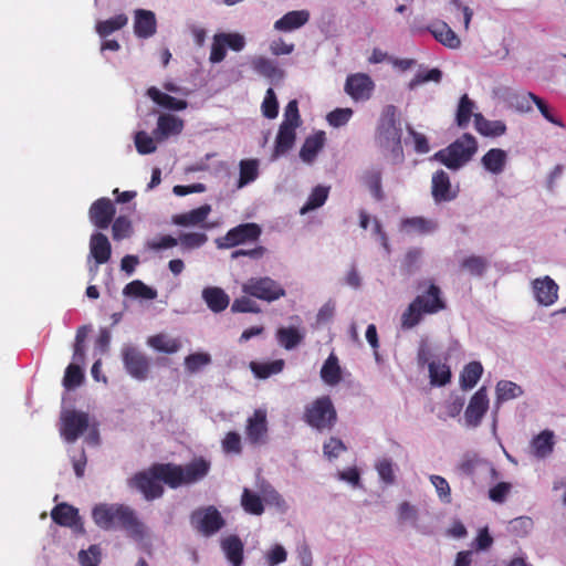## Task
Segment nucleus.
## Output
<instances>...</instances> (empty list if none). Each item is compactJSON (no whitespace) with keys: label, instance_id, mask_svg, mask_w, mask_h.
Instances as JSON below:
<instances>
[{"label":"nucleus","instance_id":"54","mask_svg":"<svg viewBox=\"0 0 566 566\" xmlns=\"http://www.w3.org/2000/svg\"><path fill=\"white\" fill-rule=\"evenodd\" d=\"M136 150L140 155H148L156 151L157 146L155 138L149 136L146 132L139 130L134 136Z\"/></svg>","mask_w":566,"mask_h":566},{"label":"nucleus","instance_id":"10","mask_svg":"<svg viewBox=\"0 0 566 566\" xmlns=\"http://www.w3.org/2000/svg\"><path fill=\"white\" fill-rule=\"evenodd\" d=\"M261 227L256 223H241L230 229L224 237L217 240L220 249H231L250 241H255L261 235Z\"/></svg>","mask_w":566,"mask_h":566},{"label":"nucleus","instance_id":"26","mask_svg":"<svg viewBox=\"0 0 566 566\" xmlns=\"http://www.w3.org/2000/svg\"><path fill=\"white\" fill-rule=\"evenodd\" d=\"M507 161V154L501 148H491L481 158L484 169L493 175L503 172Z\"/></svg>","mask_w":566,"mask_h":566},{"label":"nucleus","instance_id":"29","mask_svg":"<svg viewBox=\"0 0 566 566\" xmlns=\"http://www.w3.org/2000/svg\"><path fill=\"white\" fill-rule=\"evenodd\" d=\"M429 31L438 42L449 49H458L461 44L459 36L446 22L433 23Z\"/></svg>","mask_w":566,"mask_h":566},{"label":"nucleus","instance_id":"34","mask_svg":"<svg viewBox=\"0 0 566 566\" xmlns=\"http://www.w3.org/2000/svg\"><path fill=\"white\" fill-rule=\"evenodd\" d=\"M147 95L159 106L171 109L182 111L187 108V102L185 99L176 98L169 94L163 93L157 87L151 86L147 90Z\"/></svg>","mask_w":566,"mask_h":566},{"label":"nucleus","instance_id":"4","mask_svg":"<svg viewBox=\"0 0 566 566\" xmlns=\"http://www.w3.org/2000/svg\"><path fill=\"white\" fill-rule=\"evenodd\" d=\"M478 151L476 138L470 133H464L448 147L440 149L433 155L448 169L457 171L465 166Z\"/></svg>","mask_w":566,"mask_h":566},{"label":"nucleus","instance_id":"19","mask_svg":"<svg viewBox=\"0 0 566 566\" xmlns=\"http://www.w3.org/2000/svg\"><path fill=\"white\" fill-rule=\"evenodd\" d=\"M536 301L544 306L554 304L558 297V285L549 276L533 282Z\"/></svg>","mask_w":566,"mask_h":566},{"label":"nucleus","instance_id":"24","mask_svg":"<svg viewBox=\"0 0 566 566\" xmlns=\"http://www.w3.org/2000/svg\"><path fill=\"white\" fill-rule=\"evenodd\" d=\"M202 298L206 302L209 310L214 313L224 311L230 303L229 295L217 286H208L202 290Z\"/></svg>","mask_w":566,"mask_h":566},{"label":"nucleus","instance_id":"42","mask_svg":"<svg viewBox=\"0 0 566 566\" xmlns=\"http://www.w3.org/2000/svg\"><path fill=\"white\" fill-rule=\"evenodd\" d=\"M124 295L136 298L154 300L157 297V291L146 285L140 280H134L126 284L123 290Z\"/></svg>","mask_w":566,"mask_h":566},{"label":"nucleus","instance_id":"44","mask_svg":"<svg viewBox=\"0 0 566 566\" xmlns=\"http://www.w3.org/2000/svg\"><path fill=\"white\" fill-rule=\"evenodd\" d=\"M239 188H242L248 184L253 182L259 176V161L256 159H242L239 164Z\"/></svg>","mask_w":566,"mask_h":566},{"label":"nucleus","instance_id":"21","mask_svg":"<svg viewBox=\"0 0 566 566\" xmlns=\"http://www.w3.org/2000/svg\"><path fill=\"white\" fill-rule=\"evenodd\" d=\"M184 129V120L171 114H163L158 117L157 127L154 130L157 140H164L171 135H179Z\"/></svg>","mask_w":566,"mask_h":566},{"label":"nucleus","instance_id":"43","mask_svg":"<svg viewBox=\"0 0 566 566\" xmlns=\"http://www.w3.org/2000/svg\"><path fill=\"white\" fill-rule=\"evenodd\" d=\"M428 367L431 385L441 387L450 382L451 369L447 364L433 360Z\"/></svg>","mask_w":566,"mask_h":566},{"label":"nucleus","instance_id":"9","mask_svg":"<svg viewBox=\"0 0 566 566\" xmlns=\"http://www.w3.org/2000/svg\"><path fill=\"white\" fill-rule=\"evenodd\" d=\"M244 46L245 40L240 33H216L212 38L209 61L213 64L220 63L226 59L227 48L240 52Z\"/></svg>","mask_w":566,"mask_h":566},{"label":"nucleus","instance_id":"1","mask_svg":"<svg viewBox=\"0 0 566 566\" xmlns=\"http://www.w3.org/2000/svg\"><path fill=\"white\" fill-rule=\"evenodd\" d=\"M210 470V462L196 458L186 465L175 463H155L147 471L136 473L128 482L130 488L138 490L147 501L164 494V482L170 489H178L202 480Z\"/></svg>","mask_w":566,"mask_h":566},{"label":"nucleus","instance_id":"62","mask_svg":"<svg viewBox=\"0 0 566 566\" xmlns=\"http://www.w3.org/2000/svg\"><path fill=\"white\" fill-rule=\"evenodd\" d=\"M233 313H260L261 308L248 296L235 298L231 305Z\"/></svg>","mask_w":566,"mask_h":566},{"label":"nucleus","instance_id":"17","mask_svg":"<svg viewBox=\"0 0 566 566\" xmlns=\"http://www.w3.org/2000/svg\"><path fill=\"white\" fill-rule=\"evenodd\" d=\"M374 90V83L367 74L349 75L345 83V92L355 101L368 99Z\"/></svg>","mask_w":566,"mask_h":566},{"label":"nucleus","instance_id":"15","mask_svg":"<svg viewBox=\"0 0 566 566\" xmlns=\"http://www.w3.org/2000/svg\"><path fill=\"white\" fill-rule=\"evenodd\" d=\"M116 209L111 199L103 197L95 200L88 210L91 222L98 229H107L112 223Z\"/></svg>","mask_w":566,"mask_h":566},{"label":"nucleus","instance_id":"38","mask_svg":"<svg viewBox=\"0 0 566 566\" xmlns=\"http://www.w3.org/2000/svg\"><path fill=\"white\" fill-rule=\"evenodd\" d=\"M127 23L128 17L125 13H119L107 20L98 21L95 25V31L102 39H106L112 33L126 27Z\"/></svg>","mask_w":566,"mask_h":566},{"label":"nucleus","instance_id":"12","mask_svg":"<svg viewBox=\"0 0 566 566\" xmlns=\"http://www.w3.org/2000/svg\"><path fill=\"white\" fill-rule=\"evenodd\" d=\"M489 410V398L486 388L483 386L470 398L464 411V419L468 427L476 428Z\"/></svg>","mask_w":566,"mask_h":566},{"label":"nucleus","instance_id":"51","mask_svg":"<svg viewBox=\"0 0 566 566\" xmlns=\"http://www.w3.org/2000/svg\"><path fill=\"white\" fill-rule=\"evenodd\" d=\"M402 228L417 233H429L436 229V223L422 217H413L402 221Z\"/></svg>","mask_w":566,"mask_h":566},{"label":"nucleus","instance_id":"33","mask_svg":"<svg viewBox=\"0 0 566 566\" xmlns=\"http://www.w3.org/2000/svg\"><path fill=\"white\" fill-rule=\"evenodd\" d=\"M554 433L551 430H544L531 441L533 454L538 459L548 457L554 449Z\"/></svg>","mask_w":566,"mask_h":566},{"label":"nucleus","instance_id":"61","mask_svg":"<svg viewBox=\"0 0 566 566\" xmlns=\"http://www.w3.org/2000/svg\"><path fill=\"white\" fill-rule=\"evenodd\" d=\"M221 446L226 453L239 454L242 452L241 437L235 431H229L222 439Z\"/></svg>","mask_w":566,"mask_h":566},{"label":"nucleus","instance_id":"22","mask_svg":"<svg viewBox=\"0 0 566 566\" xmlns=\"http://www.w3.org/2000/svg\"><path fill=\"white\" fill-rule=\"evenodd\" d=\"M90 254L96 264L106 263L112 255V245L105 234L95 232L90 238Z\"/></svg>","mask_w":566,"mask_h":566},{"label":"nucleus","instance_id":"11","mask_svg":"<svg viewBox=\"0 0 566 566\" xmlns=\"http://www.w3.org/2000/svg\"><path fill=\"white\" fill-rule=\"evenodd\" d=\"M122 359L126 371L137 380L147 379L150 371L149 358L139 349L133 346H125L122 349Z\"/></svg>","mask_w":566,"mask_h":566},{"label":"nucleus","instance_id":"64","mask_svg":"<svg viewBox=\"0 0 566 566\" xmlns=\"http://www.w3.org/2000/svg\"><path fill=\"white\" fill-rule=\"evenodd\" d=\"M99 548L96 545L90 546L87 551L78 553V559L82 566H97L99 563Z\"/></svg>","mask_w":566,"mask_h":566},{"label":"nucleus","instance_id":"13","mask_svg":"<svg viewBox=\"0 0 566 566\" xmlns=\"http://www.w3.org/2000/svg\"><path fill=\"white\" fill-rule=\"evenodd\" d=\"M268 431L266 411L264 409H255L253 415L247 420V440L252 446L263 444L266 442Z\"/></svg>","mask_w":566,"mask_h":566},{"label":"nucleus","instance_id":"56","mask_svg":"<svg viewBox=\"0 0 566 566\" xmlns=\"http://www.w3.org/2000/svg\"><path fill=\"white\" fill-rule=\"evenodd\" d=\"M261 111L264 117L273 119L279 114V102L273 88H268L264 99L261 105Z\"/></svg>","mask_w":566,"mask_h":566},{"label":"nucleus","instance_id":"59","mask_svg":"<svg viewBox=\"0 0 566 566\" xmlns=\"http://www.w3.org/2000/svg\"><path fill=\"white\" fill-rule=\"evenodd\" d=\"M442 77V72L439 69H431L427 72H419L416 76L409 82V90H415L419 85L426 82H440Z\"/></svg>","mask_w":566,"mask_h":566},{"label":"nucleus","instance_id":"55","mask_svg":"<svg viewBox=\"0 0 566 566\" xmlns=\"http://www.w3.org/2000/svg\"><path fill=\"white\" fill-rule=\"evenodd\" d=\"M208 241V237L202 232H186L178 238L182 249L192 250L202 247Z\"/></svg>","mask_w":566,"mask_h":566},{"label":"nucleus","instance_id":"47","mask_svg":"<svg viewBox=\"0 0 566 566\" xmlns=\"http://www.w3.org/2000/svg\"><path fill=\"white\" fill-rule=\"evenodd\" d=\"M148 345L158 352L167 354H174L180 348V342L178 339L169 338L163 334L149 337Z\"/></svg>","mask_w":566,"mask_h":566},{"label":"nucleus","instance_id":"46","mask_svg":"<svg viewBox=\"0 0 566 566\" xmlns=\"http://www.w3.org/2000/svg\"><path fill=\"white\" fill-rule=\"evenodd\" d=\"M276 337L280 345L287 350L295 348L303 340V335L295 327L279 328Z\"/></svg>","mask_w":566,"mask_h":566},{"label":"nucleus","instance_id":"41","mask_svg":"<svg viewBox=\"0 0 566 566\" xmlns=\"http://www.w3.org/2000/svg\"><path fill=\"white\" fill-rule=\"evenodd\" d=\"M284 368V360L276 359L269 363L251 361L250 369L255 377L260 379H266L272 375L281 373Z\"/></svg>","mask_w":566,"mask_h":566},{"label":"nucleus","instance_id":"60","mask_svg":"<svg viewBox=\"0 0 566 566\" xmlns=\"http://www.w3.org/2000/svg\"><path fill=\"white\" fill-rule=\"evenodd\" d=\"M430 481L436 488L439 499L443 503H451V489L448 481L443 476L436 474L430 475Z\"/></svg>","mask_w":566,"mask_h":566},{"label":"nucleus","instance_id":"14","mask_svg":"<svg viewBox=\"0 0 566 566\" xmlns=\"http://www.w3.org/2000/svg\"><path fill=\"white\" fill-rule=\"evenodd\" d=\"M459 189L453 188L449 175L439 169L431 178V196L436 203L450 202L458 197Z\"/></svg>","mask_w":566,"mask_h":566},{"label":"nucleus","instance_id":"50","mask_svg":"<svg viewBox=\"0 0 566 566\" xmlns=\"http://www.w3.org/2000/svg\"><path fill=\"white\" fill-rule=\"evenodd\" d=\"M523 394L522 388L510 380H501L496 385V398L499 401H506L520 397Z\"/></svg>","mask_w":566,"mask_h":566},{"label":"nucleus","instance_id":"7","mask_svg":"<svg viewBox=\"0 0 566 566\" xmlns=\"http://www.w3.org/2000/svg\"><path fill=\"white\" fill-rule=\"evenodd\" d=\"M90 417L87 412L77 410H65L61 415L60 432L63 439L75 442L88 428Z\"/></svg>","mask_w":566,"mask_h":566},{"label":"nucleus","instance_id":"31","mask_svg":"<svg viewBox=\"0 0 566 566\" xmlns=\"http://www.w3.org/2000/svg\"><path fill=\"white\" fill-rule=\"evenodd\" d=\"M474 126L481 135L488 137H499L506 132L504 122L486 119L481 113L474 115Z\"/></svg>","mask_w":566,"mask_h":566},{"label":"nucleus","instance_id":"8","mask_svg":"<svg viewBox=\"0 0 566 566\" xmlns=\"http://www.w3.org/2000/svg\"><path fill=\"white\" fill-rule=\"evenodd\" d=\"M190 520L193 527L205 536L216 534L226 525L224 518L212 505L196 510Z\"/></svg>","mask_w":566,"mask_h":566},{"label":"nucleus","instance_id":"49","mask_svg":"<svg viewBox=\"0 0 566 566\" xmlns=\"http://www.w3.org/2000/svg\"><path fill=\"white\" fill-rule=\"evenodd\" d=\"M84 380V373L80 365L70 364L64 373L63 386L67 390L75 389L81 386Z\"/></svg>","mask_w":566,"mask_h":566},{"label":"nucleus","instance_id":"25","mask_svg":"<svg viewBox=\"0 0 566 566\" xmlns=\"http://www.w3.org/2000/svg\"><path fill=\"white\" fill-rule=\"evenodd\" d=\"M296 139V127L281 124L279 127L277 135L275 137L273 156L275 158L286 154L295 144Z\"/></svg>","mask_w":566,"mask_h":566},{"label":"nucleus","instance_id":"36","mask_svg":"<svg viewBox=\"0 0 566 566\" xmlns=\"http://www.w3.org/2000/svg\"><path fill=\"white\" fill-rule=\"evenodd\" d=\"M253 70L260 75L270 80H282L284 72L276 63L268 57L258 56L252 61Z\"/></svg>","mask_w":566,"mask_h":566},{"label":"nucleus","instance_id":"32","mask_svg":"<svg viewBox=\"0 0 566 566\" xmlns=\"http://www.w3.org/2000/svg\"><path fill=\"white\" fill-rule=\"evenodd\" d=\"M118 504H98L93 509L92 516L97 526L104 530L115 527V512Z\"/></svg>","mask_w":566,"mask_h":566},{"label":"nucleus","instance_id":"18","mask_svg":"<svg viewBox=\"0 0 566 566\" xmlns=\"http://www.w3.org/2000/svg\"><path fill=\"white\" fill-rule=\"evenodd\" d=\"M134 33L137 38L148 39L157 31L156 15L150 10L136 9L134 11Z\"/></svg>","mask_w":566,"mask_h":566},{"label":"nucleus","instance_id":"6","mask_svg":"<svg viewBox=\"0 0 566 566\" xmlns=\"http://www.w3.org/2000/svg\"><path fill=\"white\" fill-rule=\"evenodd\" d=\"M242 292L268 303L285 296L284 287L270 276H253L242 284Z\"/></svg>","mask_w":566,"mask_h":566},{"label":"nucleus","instance_id":"2","mask_svg":"<svg viewBox=\"0 0 566 566\" xmlns=\"http://www.w3.org/2000/svg\"><path fill=\"white\" fill-rule=\"evenodd\" d=\"M419 294L409 303L400 317L402 329H412L419 325L426 315H434L447 310L443 292L432 280L418 283Z\"/></svg>","mask_w":566,"mask_h":566},{"label":"nucleus","instance_id":"52","mask_svg":"<svg viewBox=\"0 0 566 566\" xmlns=\"http://www.w3.org/2000/svg\"><path fill=\"white\" fill-rule=\"evenodd\" d=\"M523 99H525V101L532 99L546 120H548L549 123H552L556 126L564 127L563 122L551 112V108L548 107V105L545 103V101L543 98L538 97L537 95H535L531 92H526Z\"/></svg>","mask_w":566,"mask_h":566},{"label":"nucleus","instance_id":"3","mask_svg":"<svg viewBox=\"0 0 566 566\" xmlns=\"http://www.w3.org/2000/svg\"><path fill=\"white\" fill-rule=\"evenodd\" d=\"M400 113L395 105H386L380 114L375 140L378 147L389 151L396 160H401L403 149L401 143Z\"/></svg>","mask_w":566,"mask_h":566},{"label":"nucleus","instance_id":"23","mask_svg":"<svg viewBox=\"0 0 566 566\" xmlns=\"http://www.w3.org/2000/svg\"><path fill=\"white\" fill-rule=\"evenodd\" d=\"M310 20L307 10L290 11L274 23V29L281 32H290L296 30Z\"/></svg>","mask_w":566,"mask_h":566},{"label":"nucleus","instance_id":"45","mask_svg":"<svg viewBox=\"0 0 566 566\" xmlns=\"http://www.w3.org/2000/svg\"><path fill=\"white\" fill-rule=\"evenodd\" d=\"M241 505L243 510L252 515H261L264 512L262 499L249 489H243L241 495Z\"/></svg>","mask_w":566,"mask_h":566},{"label":"nucleus","instance_id":"48","mask_svg":"<svg viewBox=\"0 0 566 566\" xmlns=\"http://www.w3.org/2000/svg\"><path fill=\"white\" fill-rule=\"evenodd\" d=\"M328 191V187L316 186L312 190L306 203L301 208V213L304 214L311 210L322 207L327 200Z\"/></svg>","mask_w":566,"mask_h":566},{"label":"nucleus","instance_id":"27","mask_svg":"<svg viewBox=\"0 0 566 566\" xmlns=\"http://www.w3.org/2000/svg\"><path fill=\"white\" fill-rule=\"evenodd\" d=\"M360 180L363 185L368 188L376 201H382L385 199L381 185L382 171L380 168H370L365 170L360 176Z\"/></svg>","mask_w":566,"mask_h":566},{"label":"nucleus","instance_id":"30","mask_svg":"<svg viewBox=\"0 0 566 566\" xmlns=\"http://www.w3.org/2000/svg\"><path fill=\"white\" fill-rule=\"evenodd\" d=\"M222 551L232 566H241L243 563V543L237 535H230L221 541Z\"/></svg>","mask_w":566,"mask_h":566},{"label":"nucleus","instance_id":"57","mask_svg":"<svg viewBox=\"0 0 566 566\" xmlns=\"http://www.w3.org/2000/svg\"><path fill=\"white\" fill-rule=\"evenodd\" d=\"M375 468L377 470V473H378L380 480L385 484L391 485L395 483L396 476H395V471H394V463L390 459H387V458L380 459L376 463Z\"/></svg>","mask_w":566,"mask_h":566},{"label":"nucleus","instance_id":"16","mask_svg":"<svg viewBox=\"0 0 566 566\" xmlns=\"http://www.w3.org/2000/svg\"><path fill=\"white\" fill-rule=\"evenodd\" d=\"M116 526L122 527L135 538H140L144 535V525L136 516L135 511L124 504L117 505V512H115Z\"/></svg>","mask_w":566,"mask_h":566},{"label":"nucleus","instance_id":"37","mask_svg":"<svg viewBox=\"0 0 566 566\" xmlns=\"http://www.w3.org/2000/svg\"><path fill=\"white\" fill-rule=\"evenodd\" d=\"M325 143V133L317 132L314 135L306 137L301 150L300 157L307 163H311L323 148Z\"/></svg>","mask_w":566,"mask_h":566},{"label":"nucleus","instance_id":"20","mask_svg":"<svg viewBox=\"0 0 566 566\" xmlns=\"http://www.w3.org/2000/svg\"><path fill=\"white\" fill-rule=\"evenodd\" d=\"M211 206L206 203L202 205L196 209H192L188 212L175 214L172 217V222L177 226L181 227H195L200 226L205 229L208 228L207 224H205V221L207 220L208 216L211 212Z\"/></svg>","mask_w":566,"mask_h":566},{"label":"nucleus","instance_id":"40","mask_svg":"<svg viewBox=\"0 0 566 566\" xmlns=\"http://www.w3.org/2000/svg\"><path fill=\"white\" fill-rule=\"evenodd\" d=\"M475 104L474 102L468 96V94H463L460 97L457 113H455V123L458 127L460 128H467L470 124L471 118H474Z\"/></svg>","mask_w":566,"mask_h":566},{"label":"nucleus","instance_id":"58","mask_svg":"<svg viewBox=\"0 0 566 566\" xmlns=\"http://www.w3.org/2000/svg\"><path fill=\"white\" fill-rule=\"evenodd\" d=\"M281 124L298 128L302 124V119L298 112V103L296 99H292L287 103L283 114V120Z\"/></svg>","mask_w":566,"mask_h":566},{"label":"nucleus","instance_id":"39","mask_svg":"<svg viewBox=\"0 0 566 566\" xmlns=\"http://www.w3.org/2000/svg\"><path fill=\"white\" fill-rule=\"evenodd\" d=\"M483 374V366L480 361L467 364L460 375V386L463 390L472 389Z\"/></svg>","mask_w":566,"mask_h":566},{"label":"nucleus","instance_id":"5","mask_svg":"<svg viewBox=\"0 0 566 566\" xmlns=\"http://www.w3.org/2000/svg\"><path fill=\"white\" fill-rule=\"evenodd\" d=\"M303 421L317 431H329L337 422V411L329 396H322L306 405Z\"/></svg>","mask_w":566,"mask_h":566},{"label":"nucleus","instance_id":"63","mask_svg":"<svg viewBox=\"0 0 566 566\" xmlns=\"http://www.w3.org/2000/svg\"><path fill=\"white\" fill-rule=\"evenodd\" d=\"M211 361L210 355L206 353H195L190 354L185 359L186 368L195 373L199 370L202 366L208 365Z\"/></svg>","mask_w":566,"mask_h":566},{"label":"nucleus","instance_id":"35","mask_svg":"<svg viewBox=\"0 0 566 566\" xmlns=\"http://www.w3.org/2000/svg\"><path fill=\"white\" fill-rule=\"evenodd\" d=\"M321 378L328 386H335L342 380V369L337 356L332 353L324 361Z\"/></svg>","mask_w":566,"mask_h":566},{"label":"nucleus","instance_id":"53","mask_svg":"<svg viewBox=\"0 0 566 566\" xmlns=\"http://www.w3.org/2000/svg\"><path fill=\"white\" fill-rule=\"evenodd\" d=\"M461 268L474 276H482L488 268V261L483 256L470 255L462 260Z\"/></svg>","mask_w":566,"mask_h":566},{"label":"nucleus","instance_id":"28","mask_svg":"<svg viewBox=\"0 0 566 566\" xmlns=\"http://www.w3.org/2000/svg\"><path fill=\"white\" fill-rule=\"evenodd\" d=\"M51 517L54 523L67 527L76 526V524L80 522L77 509L67 503L55 505L51 511Z\"/></svg>","mask_w":566,"mask_h":566}]
</instances>
